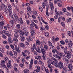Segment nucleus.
I'll return each instance as SVG.
<instances>
[{"label":"nucleus","mask_w":73,"mask_h":73,"mask_svg":"<svg viewBox=\"0 0 73 73\" xmlns=\"http://www.w3.org/2000/svg\"><path fill=\"white\" fill-rule=\"evenodd\" d=\"M41 51L43 54V56L42 57H43L44 60H45V57H46V55H45V48H41Z\"/></svg>","instance_id":"obj_1"},{"label":"nucleus","mask_w":73,"mask_h":73,"mask_svg":"<svg viewBox=\"0 0 73 73\" xmlns=\"http://www.w3.org/2000/svg\"><path fill=\"white\" fill-rule=\"evenodd\" d=\"M29 29L31 30V31H30V32L31 33V35L32 36L35 35L36 34V33L35 32V30L33 29V27H30Z\"/></svg>","instance_id":"obj_2"},{"label":"nucleus","mask_w":73,"mask_h":73,"mask_svg":"<svg viewBox=\"0 0 73 73\" xmlns=\"http://www.w3.org/2000/svg\"><path fill=\"white\" fill-rule=\"evenodd\" d=\"M49 5L50 6H51V11H52V10H53V3H51V2H52V0H49Z\"/></svg>","instance_id":"obj_3"},{"label":"nucleus","mask_w":73,"mask_h":73,"mask_svg":"<svg viewBox=\"0 0 73 73\" xmlns=\"http://www.w3.org/2000/svg\"><path fill=\"white\" fill-rule=\"evenodd\" d=\"M63 63H62V62H59L58 68H60V69H61L62 68H63Z\"/></svg>","instance_id":"obj_4"},{"label":"nucleus","mask_w":73,"mask_h":73,"mask_svg":"<svg viewBox=\"0 0 73 73\" xmlns=\"http://www.w3.org/2000/svg\"><path fill=\"white\" fill-rule=\"evenodd\" d=\"M1 65L4 68H6L5 64V61L3 60H1Z\"/></svg>","instance_id":"obj_5"},{"label":"nucleus","mask_w":73,"mask_h":73,"mask_svg":"<svg viewBox=\"0 0 73 73\" xmlns=\"http://www.w3.org/2000/svg\"><path fill=\"white\" fill-rule=\"evenodd\" d=\"M12 62H11V60H9L8 61V63L7 64V67L9 68H11V63Z\"/></svg>","instance_id":"obj_6"},{"label":"nucleus","mask_w":73,"mask_h":73,"mask_svg":"<svg viewBox=\"0 0 73 73\" xmlns=\"http://www.w3.org/2000/svg\"><path fill=\"white\" fill-rule=\"evenodd\" d=\"M33 59H31L30 64V66H29V69H32V66L33 65Z\"/></svg>","instance_id":"obj_7"},{"label":"nucleus","mask_w":73,"mask_h":73,"mask_svg":"<svg viewBox=\"0 0 73 73\" xmlns=\"http://www.w3.org/2000/svg\"><path fill=\"white\" fill-rule=\"evenodd\" d=\"M15 49L16 51L17 52V53H20V50L19 49V48H18L17 46L15 45Z\"/></svg>","instance_id":"obj_8"},{"label":"nucleus","mask_w":73,"mask_h":73,"mask_svg":"<svg viewBox=\"0 0 73 73\" xmlns=\"http://www.w3.org/2000/svg\"><path fill=\"white\" fill-rule=\"evenodd\" d=\"M0 27L1 28V29H3V28L4 27L3 26V25H4V22L2 21L0 22Z\"/></svg>","instance_id":"obj_9"},{"label":"nucleus","mask_w":73,"mask_h":73,"mask_svg":"<svg viewBox=\"0 0 73 73\" xmlns=\"http://www.w3.org/2000/svg\"><path fill=\"white\" fill-rule=\"evenodd\" d=\"M73 67V66H72V64H70L69 65H68V68L69 70L70 71H71L72 70V67Z\"/></svg>","instance_id":"obj_10"},{"label":"nucleus","mask_w":73,"mask_h":73,"mask_svg":"<svg viewBox=\"0 0 73 73\" xmlns=\"http://www.w3.org/2000/svg\"><path fill=\"white\" fill-rule=\"evenodd\" d=\"M18 32H19L16 31V33L14 34V37H15V38H19V35L17 34Z\"/></svg>","instance_id":"obj_11"},{"label":"nucleus","mask_w":73,"mask_h":73,"mask_svg":"<svg viewBox=\"0 0 73 73\" xmlns=\"http://www.w3.org/2000/svg\"><path fill=\"white\" fill-rule=\"evenodd\" d=\"M36 44L37 45H41V46H42V44H41V43L40 42V41L39 40H37L36 41Z\"/></svg>","instance_id":"obj_12"},{"label":"nucleus","mask_w":73,"mask_h":73,"mask_svg":"<svg viewBox=\"0 0 73 73\" xmlns=\"http://www.w3.org/2000/svg\"><path fill=\"white\" fill-rule=\"evenodd\" d=\"M70 56H71V54H70V52H69V51L67 52V57L68 58H70Z\"/></svg>","instance_id":"obj_13"},{"label":"nucleus","mask_w":73,"mask_h":73,"mask_svg":"<svg viewBox=\"0 0 73 73\" xmlns=\"http://www.w3.org/2000/svg\"><path fill=\"white\" fill-rule=\"evenodd\" d=\"M68 42V45L69 46V47H72V45H73V42L72 41H70Z\"/></svg>","instance_id":"obj_14"},{"label":"nucleus","mask_w":73,"mask_h":73,"mask_svg":"<svg viewBox=\"0 0 73 73\" xmlns=\"http://www.w3.org/2000/svg\"><path fill=\"white\" fill-rule=\"evenodd\" d=\"M20 38L21 39V41H22V42H24V41L25 40V37H24V36H23L22 35L21 36Z\"/></svg>","instance_id":"obj_15"},{"label":"nucleus","mask_w":73,"mask_h":73,"mask_svg":"<svg viewBox=\"0 0 73 73\" xmlns=\"http://www.w3.org/2000/svg\"><path fill=\"white\" fill-rule=\"evenodd\" d=\"M14 21L13 20H10L9 21V23L10 24H11V25H13L14 23H15V22H14Z\"/></svg>","instance_id":"obj_16"},{"label":"nucleus","mask_w":73,"mask_h":73,"mask_svg":"<svg viewBox=\"0 0 73 73\" xmlns=\"http://www.w3.org/2000/svg\"><path fill=\"white\" fill-rule=\"evenodd\" d=\"M36 49V45H35V44H34L31 47V49Z\"/></svg>","instance_id":"obj_17"},{"label":"nucleus","mask_w":73,"mask_h":73,"mask_svg":"<svg viewBox=\"0 0 73 73\" xmlns=\"http://www.w3.org/2000/svg\"><path fill=\"white\" fill-rule=\"evenodd\" d=\"M44 35L46 37H49V33H48V32H45L44 33Z\"/></svg>","instance_id":"obj_18"},{"label":"nucleus","mask_w":73,"mask_h":73,"mask_svg":"<svg viewBox=\"0 0 73 73\" xmlns=\"http://www.w3.org/2000/svg\"><path fill=\"white\" fill-rule=\"evenodd\" d=\"M55 65L56 66V67H58L59 65V63L55 62Z\"/></svg>","instance_id":"obj_19"},{"label":"nucleus","mask_w":73,"mask_h":73,"mask_svg":"<svg viewBox=\"0 0 73 73\" xmlns=\"http://www.w3.org/2000/svg\"><path fill=\"white\" fill-rule=\"evenodd\" d=\"M13 40L14 41H16V42H17L18 41V40H17V39L15 37L14 38Z\"/></svg>","instance_id":"obj_20"},{"label":"nucleus","mask_w":73,"mask_h":73,"mask_svg":"<svg viewBox=\"0 0 73 73\" xmlns=\"http://www.w3.org/2000/svg\"><path fill=\"white\" fill-rule=\"evenodd\" d=\"M62 68L63 69V70H64L65 72L67 71V68L66 67H64L63 66Z\"/></svg>","instance_id":"obj_21"},{"label":"nucleus","mask_w":73,"mask_h":73,"mask_svg":"<svg viewBox=\"0 0 73 73\" xmlns=\"http://www.w3.org/2000/svg\"><path fill=\"white\" fill-rule=\"evenodd\" d=\"M10 46H11V48L12 49H13V50H15V48H14V46L12 44H10Z\"/></svg>","instance_id":"obj_22"},{"label":"nucleus","mask_w":73,"mask_h":73,"mask_svg":"<svg viewBox=\"0 0 73 73\" xmlns=\"http://www.w3.org/2000/svg\"><path fill=\"white\" fill-rule=\"evenodd\" d=\"M16 27L17 28H20V24H17L16 26Z\"/></svg>","instance_id":"obj_23"},{"label":"nucleus","mask_w":73,"mask_h":73,"mask_svg":"<svg viewBox=\"0 0 73 73\" xmlns=\"http://www.w3.org/2000/svg\"><path fill=\"white\" fill-rule=\"evenodd\" d=\"M36 51L37 52H39V53H40V52H41L40 49V48H37Z\"/></svg>","instance_id":"obj_24"},{"label":"nucleus","mask_w":73,"mask_h":73,"mask_svg":"<svg viewBox=\"0 0 73 73\" xmlns=\"http://www.w3.org/2000/svg\"><path fill=\"white\" fill-rule=\"evenodd\" d=\"M29 70H24V73H29Z\"/></svg>","instance_id":"obj_25"},{"label":"nucleus","mask_w":73,"mask_h":73,"mask_svg":"<svg viewBox=\"0 0 73 73\" xmlns=\"http://www.w3.org/2000/svg\"><path fill=\"white\" fill-rule=\"evenodd\" d=\"M60 43L62 44V45H64L65 44V42L63 40H61L60 41Z\"/></svg>","instance_id":"obj_26"},{"label":"nucleus","mask_w":73,"mask_h":73,"mask_svg":"<svg viewBox=\"0 0 73 73\" xmlns=\"http://www.w3.org/2000/svg\"><path fill=\"white\" fill-rule=\"evenodd\" d=\"M33 38L31 36H30L29 37V40H30V41H33Z\"/></svg>","instance_id":"obj_27"},{"label":"nucleus","mask_w":73,"mask_h":73,"mask_svg":"<svg viewBox=\"0 0 73 73\" xmlns=\"http://www.w3.org/2000/svg\"><path fill=\"white\" fill-rule=\"evenodd\" d=\"M0 19L3 20V17L2 15H1V13H0Z\"/></svg>","instance_id":"obj_28"},{"label":"nucleus","mask_w":73,"mask_h":73,"mask_svg":"<svg viewBox=\"0 0 73 73\" xmlns=\"http://www.w3.org/2000/svg\"><path fill=\"white\" fill-rule=\"evenodd\" d=\"M45 28L47 29V30H48L49 29V27L48 26V25H46L45 26Z\"/></svg>","instance_id":"obj_29"},{"label":"nucleus","mask_w":73,"mask_h":73,"mask_svg":"<svg viewBox=\"0 0 73 73\" xmlns=\"http://www.w3.org/2000/svg\"><path fill=\"white\" fill-rule=\"evenodd\" d=\"M48 67L50 69L52 68V65H51V64H50V63H49L48 64Z\"/></svg>","instance_id":"obj_30"},{"label":"nucleus","mask_w":73,"mask_h":73,"mask_svg":"<svg viewBox=\"0 0 73 73\" xmlns=\"http://www.w3.org/2000/svg\"><path fill=\"white\" fill-rule=\"evenodd\" d=\"M48 45L49 46H53V45H52V43H51L50 42L48 41Z\"/></svg>","instance_id":"obj_31"},{"label":"nucleus","mask_w":73,"mask_h":73,"mask_svg":"<svg viewBox=\"0 0 73 73\" xmlns=\"http://www.w3.org/2000/svg\"><path fill=\"white\" fill-rule=\"evenodd\" d=\"M27 9L29 12H30L31 11V7H28L27 8Z\"/></svg>","instance_id":"obj_32"},{"label":"nucleus","mask_w":73,"mask_h":73,"mask_svg":"<svg viewBox=\"0 0 73 73\" xmlns=\"http://www.w3.org/2000/svg\"><path fill=\"white\" fill-rule=\"evenodd\" d=\"M20 46L21 47H23L24 46V44L23 43H21L20 44Z\"/></svg>","instance_id":"obj_33"},{"label":"nucleus","mask_w":73,"mask_h":73,"mask_svg":"<svg viewBox=\"0 0 73 73\" xmlns=\"http://www.w3.org/2000/svg\"><path fill=\"white\" fill-rule=\"evenodd\" d=\"M8 40H7V41H9L10 40H12V39L11 38V36H8Z\"/></svg>","instance_id":"obj_34"},{"label":"nucleus","mask_w":73,"mask_h":73,"mask_svg":"<svg viewBox=\"0 0 73 73\" xmlns=\"http://www.w3.org/2000/svg\"><path fill=\"white\" fill-rule=\"evenodd\" d=\"M61 24H62L63 27H65V24L63 22H61Z\"/></svg>","instance_id":"obj_35"},{"label":"nucleus","mask_w":73,"mask_h":73,"mask_svg":"<svg viewBox=\"0 0 73 73\" xmlns=\"http://www.w3.org/2000/svg\"><path fill=\"white\" fill-rule=\"evenodd\" d=\"M54 50L55 51L56 53H57L58 55L60 53H59V52H58V51H57V49H54Z\"/></svg>","instance_id":"obj_36"},{"label":"nucleus","mask_w":73,"mask_h":73,"mask_svg":"<svg viewBox=\"0 0 73 73\" xmlns=\"http://www.w3.org/2000/svg\"><path fill=\"white\" fill-rule=\"evenodd\" d=\"M21 61L22 63H23V64H24V62H25V60L24 59V58H22Z\"/></svg>","instance_id":"obj_37"},{"label":"nucleus","mask_w":73,"mask_h":73,"mask_svg":"<svg viewBox=\"0 0 73 73\" xmlns=\"http://www.w3.org/2000/svg\"><path fill=\"white\" fill-rule=\"evenodd\" d=\"M9 55H10V56H11L12 57H13V53L12 52H9Z\"/></svg>","instance_id":"obj_38"},{"label":"nucleus","mask_w":73,"mask_h":73,"mask_svg":"<svg viewBox=\"0 0 73 73\" xmlns=\"http://www.w3.org/2000/svg\"><path fill=\"white\" fill-rule=\"evenodd\" d=\"M36 58L38 60V59H41V56H38L36 57Z\"/></svg>","instance_id":"obj_39"},{"label":"nucleus","mask_w":73,"mask_h":73,"mask_svg":"<svg viewBox=\"0 0 73 73\" xmlns=\"http://www.w3.org/2000/svg\"><path fill=\"white\" fill-rule=\"evenodd\" d=\"M4 60L5 61H7L9 59L7 57H5L4 58Z\"/></svg>","instance_id":"obj_40"},{"label":"nucleus","mask_w":73,"mask_h":73,"mask_svg":"<svg viewBox=\"0 0 73 73\" xmlns=\"http://www.w3.org/2000/svg\"><path fill=\"white\" fill-rule=\"evenodd\" d=\"M8 41V42L9 44H10V43H12V42H13V41L11 40H10L9 41Z\"/></svg>","instance_id":"obj_41"},{"label":"nucleus","mask_w":73,"mask_h":73,"mask_svg":"<svg viewBox=\"0 0 73 73\" xmlns=\"http://www.w3.org/2000/svg\"><path fill=\"white\" fill-rule=\"evenodd\" d=\"M40 11H41V12H42L43 11V9L42 7H40L39 8Z\"/></svg>","instance_id":"obj_42"},{"label":"nucleus","mask_w":73,"mask_h":73,"mask_svg":"<svg viewBox=\"0 0 73 73\" xmlns=\"http://www.w3.org/2000/svg\"><path fill=\"white\" fill-rule=\"evenodd\" d=\"M65 61L66 62H67V63H68L69 62V60L67 59H65Z\"/></svg>","instance_id":"obj_43"},{"label":"nucleus","mask_w":73,"mask_h":73,"mask_svg":"<svg viewBox=\"0 0 73 73\" xmlns=\"http://www.w3.org/2000/svg\"><path fill=\"white\" fill-rule=\"evenodd\" d=\"M44 48L46 50H48V46L46 45H45L44 46Z\"/></svg>","instance_id":"obj_44"},{"label":"nucleus","mask_w":73,"mask_h":73,"mask_svg":"<svg viewBox=\"0 0 73 73\" xmlns=\"http://www.w3.org/2000/svg\"><path fill=\"white\" fill-rule=\"evenodd\" d=\"M2 36L4 38H6V37L5 35L3 34L2 35Z\"/></svg>","instance_id":"obj_45"},{"label":"nucleus","mask_w":73,"mask_h":73,"mask_svg":"<svg viewBox=\"0 0 73 73\" xmlns=\"http://www.w3.org/2000/svg\"><path fill=\"white\" fill-rule=\"evenodd\" d=\"M42 4L43 6V7L44 8H45V3H42Z\"/></svg>","instance_id":"obj_46"},{"label":"nucleus","mask_w":73,"mask_h":73,"mask_svg":"<svg viewBox=\"0 0 73 73\" xmlns=\"http://www.w3.org/2000/svg\"><path fill=\"white\" fill-rule=\"evenodd\" d=\"M8 7L9 9H12V6H11V5H9Z\"/></svg>","instance_id":"obj_47"},{"label":"nucleus","mask_w":73,"mask_h":73,"mask_svg":"<svg viewBox=\"0 0 73 73\" xmlns=\"http://www.w3.org/2000/svg\"><path fill=\"white\" fill-rule=\"evenodd\" d=\"M15 18L16 21H19V19L18 17H15Z\"/></svg>","instance_id":"obj_48"},{"label":"nucleus","mask_w":73,"mask_h":73,"mask_svg":"<svg viewBox=\"0 0 73 73\" xmlns=\"http://www.w3.org/2000/svg\"><path fill=\"white\" fill-rule=\"evenodd\" d=\"M57 1H58V0H55L54 1V4H57Z\"/></svg>","instance_id":"obj_49"},{"label":"nucleus","mask_w":73,"mask_h":73,"mask_svg":"<svg viewBox=\"0 0 73 73\" xmlns=\"http://www.w3.org/2000/svg\"><path fill=\"white\" fill-rule=\"evenodd\" d=\"M62 11H63V12H66V9H65V8H63L62 9Z\"/></svg>","instance_id":"obj_50"},{"label":"nucleus","mask_w":73,"mask_h":73,"mask_svg":"<svg viewBox=\"0 0 73 73\" xmlns=\"http://www.w3.org/2000/svg\"><path fill=\"white\" fill-rule=\"evenodd\" d=\"M58 6H59V7H62V5L60 3H58Z\"/></svg>","instance_id":"obj_51"},{"label":"nucleus","mask_w":73,"mask_h":73,"mask_svg":"<svg viewBox=\"0 0 73 73\" xmlns=\"http://www.w3.org/2000/svg\"><path fill=\"white\" fill-rule=\"evenodd\" d=\"M26 22L27 24H29L30 23V22L29 20H27Z\"/></svg>","instance_id":"obj_52"},{"label":"nucleus","mask_w":73,"mask_h":73,"mask_svg":"<svg viewBox=\"0 0 73 73\" xmlns=\"http://www.w3.org/2000/svg\"><path fill=\"white\" fill-rule=\"evenodd\" d=\"M22 54L23 56H27V54H25V52H22Z\"/></svg>","instance_id":"obj_53"},{"label":"nucleus","mask_w":73,"mask_h":73,"mask_svg":"<svg viewBox=\"0 0 73 73\" xmlns=\"http://www.w3.org/2000/svg\"><path fill=\"white\" fill-rule=\"evenodd\" d=\"M20 66L21 67V68H23L24 66V64H20Z\"/></svg>","instance_id":"obj_54"},{"label":"nucleus","mask_w":73,"mask_h":73,"mask_svg":"<svg viewBox=\"0 0 73 73\" xmlns=\"http://www.w3.org/2000/svg\"><path fill=\"white\" fill-rule=\"evenodd\" d=\"M34 63L35 64H37V60H35Z\"/></svg>","instance_id":"obj_55"},{"label":"nucleus","mask_w":73,"mask_h":73,"mask_svg":"<svg viewBox=\"0 0 73 73\" xmlns=\"http://www.w3.org/2000/svg\"><path fill=\"white\" fill-rule=\"evenodd\" d=\"M23 32V31L22 30H19V33H20V34L21 33Z\"/></svg>","instance_id":"obj_56"},{"label":"nucleus","mask_w":73,"mask_h":73,"mask_svg":"<svg viewBox=\"0 0 73 73\" xmlns=\"http://www.w3.org/2000/svg\"><path fill=\"white\" fill-rule=\"evenodd\" d=\"M25 32L24 31H22V32L20 34L21 35H24L25 34Z\"/></svg>","instance_id":"obj_57"},{"label":"nucleus","mask_w":73,"mask_h":73,"mask_svg":"<svg viewBox=\"0 0 73 73\" xmlns=\"http://www.w3.org/2000/svg\"><path fill=\"white\" fill-rule=\"evenodd\" d=\"M67 9L68 10V11H69L71 9V7H67Z\"/></svg>","instance_id":"obj_58"},{"label":"nucleus","mask_w":73,"mask_h":73,"mask_svg":"<svg viewBox=\"0 0 73 73\" xmlns=\"http://www.w3.org/2000/svg\"><path fill=\"white\" fill-rule=\"evenodd\" d=\"M20 20H21L20 23L21 24H23V19H22V18H21Z\"/></svg>","instance_id":"obj_59"},{"label":"nucleus","mask_w":73,"mask_h":73,"mask_svg":"<svg viewBox=\"0 0 73 73\" xmlns=\"http://www.w3.org/2000/svg\"><path fill=\"white\" fill-rule=\"evenodd\" d=\"M14 16L15 17H17V14H16V13H14Z\"/></svg>","instance_id":"obj_60"},{"label":"nucleus","mask_w":73,"mask_h":73,"mask_svg":"<svg viewBox=\"0 0 73 73\" xmlns=\"http://www.w3.org/2000/svg\"><path fill=\"white\" fill-rule=\"evenodd\" d=\"M14 55L15 56H17V52H14Z\"/></svg>","instance_id":"obj_61"},{"label":"nucleus","mask_w":73,"mask_h":73,"mask_svg":"<svg viewBox=\"0 0 73 73\" xmlns=\"http://www.w3.org/2000/svg\"><path fill=\"white\" fill-rule=\"evenodd\" d=\"M0 50L1 52H2V53L4 52V50L1 48H0Z\"/></svg>","instance_id":"obj_62"},{"label":"nucleus","mask_w":73,"mask_h":73,"mask_svg":"<svg viewBox=\"0 0 73 73\" xmlns=\"http://www.w3.org/2000/svg\"><path fill=\"white\" fill-rule=\"evenodd\" d=\"M24 35H28V32H27V31H25V34Z\"/></svg>","instance_id":"obj_63"},{"label":"nucleus","mask_w":73,"mask_h":73,"mask_svg":"<svg viewBox=\"0 0 73 73\" xmlns=\"http://www.w3.org/2000/svg\"><path fill=\"white\" fill-rule=\"evenodd\" d=\"M3 9V8L2 7V6H0V10L1 11H2Z\"/></svg>","instance_id":"obj_64"}]
</instances>
